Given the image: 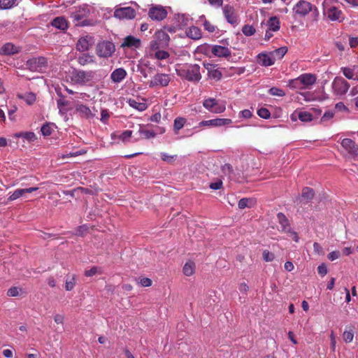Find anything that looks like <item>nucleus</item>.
I'll return each mask as SVG.
<instances>
[{
	"instance_id": "63",
	"label": "nucleus",
	"mask_w": 358,
	"mask_h": 358,
	"mask_svg": "<svg viewBox=\"0 0 358 358\" xmlns=\"http://www.w3.org/2000/svg\"><path fill=\"white\" fill-rule=\"evenodd\" d=\"M101 121L103 123H106L107 120L109 117V113L107 110H102L101 113Z\"/></svg>"
},
{
	"instance_id": "61",
	"label": "nucleus",
	"mask_w": 358,
	"mask_h": 358,
	"mask_svg": "<svg viewBox=\"0 0 358 358\" xmlns=\"http://www.w3.org/2000/svg\"><path fill=\"white\" fill-rule=\"evenodd\" d=\"M317 271L320 275L324 276L327 273V268L322 264L317 267Z\"/></svg>"
},
{
	"instance_id": "20",
	"label": "nucleus",
	"mask_w": 358,
	"mask_h": 358,
	"mask_svg": "<svg viewBox=\"0 0 358 358\" xmlns=\"http://www.w3.org/2000/svg\"><path fill=\"white\" fill-rule=\"evenodd\" d=\"M257 62L263 66H270L275 62L270 52H262L257 55Z\"/></svg>"
},
{
	"instance_id": "14",
	"label": "nucleus",
	"mask_w": 358,
	"mask_h": 358,
	"mask_svg": "<svg viewBox=\"0 0 358 358\" xmlns=\"http://www.w3.org/2000/svg\"><path fill=\"white\" fill-rule=\"evenodd\" d=\"M224 15L229 23L235 25L238 24V17L235 14V10L230 5H225L223 8Z\"/></svg>"
},
{
	"instance_id": "55",
	"label": "nucleus",
	"mask_w": 358,
	"mask_h": 358,
	"mask_svg": "<svg viewBox=\"0 0 358 358\" xmlns=\"http://www.w3.org/2000/svg\"><path fill=\"white\" fill-rule=\"evenodd\" d=\"M343 340L346 343H350L352 341L354 338V333L352 331H345L343 334Z\"/></svg>"
},
{
	"instance_id": "48",
	"label": "nucleus",
	"mask_w": 358,
	"mask_h": 358,
	"mask_svg": "<svg viewBox=\"0 0 358 358\" xmlns=\"http://www.w3.org/2000/svg\"><path fill=\"white\" fill-rule=\"evenodd\" d=\"M96 273H101V268L97 266H93L90 269L85 271V275L87 277H92Z\"/></svg>"
},
{
	"instance_id": "2",
	"label": "nucleus",
	"mask_w": 358,
	"mask_h": 358,
	"mask_svg": "<svg viewBox=\"0 0 358 358\" xmlns=\"http://www.w3.org/2000/svg\"><path fill=\"white\" fill-rule=\"evenodd\" d=\"M176 71L178 76L191 82H199L201 79L198 64H185L177 69Z\"/></svg>"
},
{
	"instance_id": "50",
	"label": "nucleus",
	"mask_w": 358,
	"mask_h": 358,
	"mask_svg": "<svg viewBox=\"0 0 358 358\" xmlns=\"http://www.w3.org/2000/svg\"><path fill=\"white\" fill-rule=\"evenodd\" d=\"M41 133L44 136H49L52 134V124H45L41 129Z\"/></svg>"
},
{
	"instance_id": "56",
	"label": "nucleus",
	"mask_w": 358,
	"mask_h": 358,
	"mask_svg": "<svg viewBox=\"0 0 358 358\" xmlns=\"http://www.w3.org/2000/svg\"><path fill=\"white\" fill-rule=\"evenodd\" d=\"M20 289L18 287H12L8 289L7 292V295L9 296H17L19 295Z\"/></svg>"
},
{
	"instance_id": "47",
	"label": "nucleus",
	"mask_w": 358,
	"mask_h": 358,
	"mask_svg": "<svg viewBox=\"0 0 358 358\" xmlns=\"http://www.w3.org/2000/svg\"><path fill=\"white\" fill-rule=\"evenodd\" d=\"M75 281H76L75 275H73L70 278H67L66 280L65 289L67 291L72 290L73 289L74 286H75Z\"/></svg>"
},
{
	"instance_id": "29",
	"label": "nucleus",
	"mask_w": 358,
	"mask_h": 358,
	"mask_svg": "<svg viewBox=\"0 0 358 358\" xmlns=\"http://www.w3.org/2000/svg\"><path fill=\"white\" fill-rule=\"evenodd\" d=\"M138 133L141 138L150 139L156 136V133L150 129H148L145 126H140Z\"/></svg>"
},
{
	"instance_id": "3",
	"label": "nucleus",
	"mask_w": 358,
	"mask_h": 358,
	"mask_svg": "<svg viewBox=\"0 0 358 358\" xmlns=\"http://www.w3.org/2000/svg\"><path fill=\"white\" fill-rule=\"evenodd\" d=\"M322 12L324 17L328 20L342 22L344 20L342 10L334 6H329L327 0L322 3Z\"/></svg>"
},
{
	"instance_id": "41",
	"label": "nucleus",
	"mask_w": 358,
	"mask_h": 358,
	"mask_svg": "<svg viewBox=\"0 0 358 358\" xmlns=\"http://www.w3.org/2000/svg\"><path fill=\"white\" fill-rule=\"evenodd\" d=\"M186 119L184 117H176L173 123V129L176 133H178L185 125Z\"/></svg>"
},
{
	"instance_id": "8",
	"label": "nucleus",
	"mask_w": 358,
	"mask_h": 358,
	"mask_svg": "<svg viewBox=\"0 0 358 358\" xmlns=\"http://www.w3.org/2000/svg\"><path fill=\"white\" fill-rule=\"evenodd\" d=\"M171 78L170 75L166 73H157L153 78L149 81V87H166L169 85Z\"/></svg>"
},
{
	"instance_id": "7",
	"label": "nucleus",
	"mask_w": 358,
	"mask_h": 358,
	"mask_svg": "<svg viewBox=\"0 0 358 358\" xmlns=\"http://www.w3.org/2000/svg\"><path fill=\"white\" fill-rule=\"evenodd\" d=\"M170 40L169 34L164 30L156 31L154 36V40L150 42V48L152 50H157L159 48H164L168 45Z\"/></svg>"
},
{
	"instance_id": "11",
	"label": "nucleus",
	"mask_w": 358,
	"mask_h": 358,
	"mask_svg": "<svg viewBox=\"0 0 358 358\" xmlns=\"http://www.w3.org/2000/svg\"><path fill=\"white\" fill-rule=\"evenodd\" d=\"M232 122L229 118H215L208 120H203L199 123V127H220L228 125Z\"/></svg>"
},
{
	"instance_id": "64",
	"label": "nucleus",
	"mask_w": 358,
	"mask_h": 358,
	"mask_svg": "<svg viewBox=\"0 0 358 358\" xmlns=\"http://www.w3.org/2000/svg\"><path fill=\"white\" fill-rule=\"evenodd\" d=\"M140 283L143 287H150L152 285V280L148 278H143L141 279Z\"/></svg>"
},
{
	"instance_id": "58",
	"label": "nucleus",
	"mask_w": 358,
	"mask_h": 358,
	"mask_svg": "<svg viewBox=\"0 0 358 358\" xmlns=\"http://www.w3.org/2000/svg\"><path fill=\"white\" fill-rule=\"evenodd\" d=\"M341 257V252L339 251H333L330 252L327 257L330 261H334L338 259Z\"/></svg>"
},
{
	"instance_id": "26",
	"label": "nucleus",
	"mask_w": 358,
	"mask_h": 358,
	"mask_svg": "<svg viewBox=\"0 0 358 358\" xmlns=\"http://www.w3.org/2000/svg\"><path fill=\"white\" fill-rule=\"evenodd\" d=\"M91 41L92 38L88 36L80 38L76 44L77 50L80 52H85L92 45Z\"/></svg>"
},
{
	"instance_id": "59",
	"label": "nucleus",
	"mask_w": 358,
	"mask_h": 358,
	"mask_svg": "<svg viewBox=\"0 0 358 358\" xmlns=\"http://www.w3.org/2000/svg\"><path fill=\"white\" fill-rule=\"evenodd\" d=\"M252 112L248 109L241 110L239 113L240 117H243L245 119L250 118L252 117Z\"/></svg>"
},
{
	"instance_id": "53",
	"label": "nucleus",
	"mask_w": 358,
	"mask_h": 358,
	"mask_svg": "<svg viewBox=\"0 0 358 358\" xmlns=\"http://www.w3.org/2000/svg\"><path fill=\"white\" fill-rule=\"evenodd\" d=\"M257 115L264 119H268L271 116V113L266 108H261L257 110Z\"/></svg>"
},
{
	"instance_id": "39",
	"label": "nucleus",
	"mask_w": 358,
	"mask_h": 358,
	"mask_svg": "<svg viewBox=\"0 0 358 358\" xmlns=\"http://www.w3.org/2000/svg\"><path fill=\"white\" fill-rule=\"evenodd\" d=\"M255 201L252 199L243 198L238 201V206L239 208L244 209L252 207Z\"/></svg>"
},
{
	"instance_id": "60",
	"label": "nucleus",
	"mask_w": 358,
	"mask_h": 358,
	"mask_svg": "<svg viewBox=\"0 0 358 358\" xmlns=\"http://www.w3.org/2000/svg\"><path fill=\"white\" fill-rule=\"evenodd\" d=\"M334 113L331 111L326 112L321 117V122H324L333 118Z\"/></svg>"
},
{
	"instance_id": "17",
	"label": "nucleus",
	"mask_w": 358,
	"mask_h": 358,
	"mask_svg": "<svg viewBox=\"0 0 358 358\" xmlns=\"http://www.w3.org/2000/svg\"><path fill=\"white\" fill-rule=\"evenodd\" d=\"M292 121L299 119L303 122H308L313 120V115L307 111H294L290 116Z\"/></svg>"
},
{
	"instance_id": "28",
	"label": "nucleus",
	"mask_w": 358,
	"mask_h": 358,
	"mask_svg": "<svg viewBox=\"0 0 358 358\" xmlns=\"http://www.w3.org/2000/svg\"><path fill=\"white\" fill-rule=\"evenodd\" d=\"M187 36L193 39L198 40L200 39L202 36V33L201 29L195 26L190 27L188 30L186 31Z\"/></svg>"
},
{
	"instance_id": "22",
	"label": "nucleus",
	"mask_w": 358,
	"mask_h": 358,
	"mask_svg": "<svg viewBox=\"0 0 358 358\" xmlns=\"http://www.w3.org/2000/svg\"><path fill=\"white\" fill-rule=\"evenodd\" d=\"M127 76V71L123 68H118L114 70L110 74V79L113 83L122 82Z\"/></svg>"
},
{
	"instance_id": "4",
	"label": "nucleus",
	"mask_w": 358,
	"mask_h": 358,
	"mask_svg": "<svg viewBox=\"0 0 358 358\" xmlns=\"http://www.w3.org/2000/svg\"><path fill=\"white\" fill-rule=\"evenodd\" d=\"M350 87V85L348 82L340 76H336L331 83V88L334 94L340 98L346 94Z\"/></svg>"
},
{
	"instance_id": "9",
	"label": "nucleus",
	"mask_w": 358,
	"mask_h": 358,
	"mask_svg": "<svg viewBox=\"0 0 358 358\" xmlns=\"http://www.w3.org/2000/svg\"><path fill=\"white\" fill-rule=\"evenodd\" d=\"M148 15L153 20L161 21L166 17L167 11L162 6L155 5L150 8Z\"/></svg>"
},
{
	"instance_id": "42",
	"label": "nucleus",
	"mask_w": 358,
	"mask_h": 358,
	"mask_svg": "<svg viewBox=\"0 0 358 358\" xmlns=\"http://www.w3.org/2000/svg\"><path fill=\"white\" fill-rule=\"evenodd\" d=\"M299 76L296 78L289 80L288 87L291 89L304 90L300 82Z\"/></svg>"
},
{
	"instance_id": "5",
	"label": "nucleus",
	"mask_w": 358,
	"mask_h": 358,
	"mask_svg": "<svg viewBox=\"0 0 358 358\" xmlns=\"http://www.w3.org/2000/svg\"><path fill=\"white\" fill-rule=\"evenodd\" d=\"M203 106L213 113H222L226 110V103L224 101L214 98L205 99L203 101Z\"/></svg>"
},
{
	"instance_id": "49",
	"label": "nucleus",
	"mask_w": 358,
	"mask_h": 358,
	"mask_svg": "<svg viewBox=\"0 0 358 358\" xmlns=\"http://www.w3.org/2000/svg\"><path fill=\"white\" fill-rule=\"evenodd\" d=\"M242 31L244 35L250 36L255 33V29L252 26L247 24L243 27Z\"/></svg>"
},
{
	"instance_id": "52",
	"label": "nucleus",
	"mask_w": 358,
	"mask_h": 358,
	"mask_svg": "<svg viewBox=\"0 0 358 358\" xmlns=\"http://www.w3.org/2000/svg\"><path fill=\"white\" fill-rule=\"evenodd\" d=\"M262 257L265 262H270L274 259L275 255L273 252H271L268 250H265L263 251Z\"/></svg>"
},
{
	"instance_id": "19",
	"label": "nucleus",
	"mask_w": 358,
	"mask_h": 358,
	"mask_svg": "<svg viewBox=\"0 0 358 358\" xmlns=\"http://www.w3.org/2000/svg\"><path fill=\"white\" fill-rule=\"evenodd\" d=\"M211 52L219 57H229L231 55L228 48L217 45L211 47Z\"/></svg>"
},
{
	"instance_id": "31",
	"label": "nucleus",
	"mask_w": 358,
	"mask_h": 358,
	"mask_svg": "<svg viewBox=\"0 0 358 358\" xmlns=\"http://www.w3.org/2000/svg\"><path fill=\"white\" fill-rule=\"evenodd\" d=\"M196 264L193 261L189 260L187 261L182 268V271L184 275L186 276H191L195 272Z\"/></svg>"
},
{
	"instance_id": "46",
	"label": "nucleus",
	"mask_w": 358,
	"mask_h": 358,
	"mask_svg": "<svg viewBox=\"0 0 358 358\" xmlns=\"http://www.w3.org/2000/svg\"><path fill=\"white\" fill-rule=\"evenodd\" d=\"M161 158L163 161L169 164H172L177 159V155H169L166 152H162Z\"/></svg>"
},
{
	"instance_id": "27",
	"label": "nucleus",
	"mask_w": 358,
	"mask_h": 358,
	"mask_svg": "<svg viewBox=\"0 0 358 358\" xmlns=\"http://www.w3.org/2000/svg\"><path fill=\"white\" fill-rule=\"evenodd\" d=\"M51 24L52 27L60 30H65L68 28L67 21L64 17H55L51 22Z\"/></svg>"
},
{
	"instance_id": "62",
	"label": "nucleus",
	"mask_w": 358,
	"mask_h": 358,
	"mask_svg": "<svg viewBox=\"0 0 358 358\" xmlns=\"http://www.w3.org/2000/svg\"><path fill=\"white\" fill-rule=\"evenodd\" d=\"M222 186V182L221 180H217L215 182H211L210 184V187L215 190L221 189Z\"/></svg>"
},
{
	"instance_id": "25",
	"label": "nucleus",
	"mask_w": 358,
	"mask_h": 358,
	"mask_svg": "<svg viewBox=\"0 0 358 358\" xmlns=\"http://www.w3.org/2000/svg\"><path fill=\"white\" fill-rule=\"evenodd\" d=\"M141 45V40L132 36H128L122 43V47L138 48Z\"/></svg>"
},
{
	"instance_id": "35",
	"label": "nucleus",
	"mask_w": 358,
	"mask_h": 358,
	"mask_svg": "<svg viewBox=\"0 0 358 358\" xmlns=\"http://www.w3.org/2000/svg\"><path fill=\"white\" fill-rule=\"evenodd\" d=\"M314 194L315 193L312 188L306 187L302 189L301 199L306 202H308L313 198Z\"/></svg>"
},
{
	"instance_id": "37",
	"label": "nucleus",
	"mask_w": 358,
	"mask_h": 358,
	"mask_svg": "<svg viewBox=\"0 0 358 358\" xmlns=\"http://www.w3.org/2000/svg\"><path fill=\"white\" fill-rule=\"evenodd\" d=\"M131 135H132V131L126 130L118 136L116 135L115 134H113L111 136H112V138H113V139H115L117 137V138L121 140L122 142L127 143V142H129V139L131 137Z\"/></svg>"
},
{
	"instance_id": "32",
	"label": "nucleus",
	"mask_w": 358,
	"mask_h": 358,
	"mask_svg": "<svg viewBox=\"0 0 358 358\" xmlns=\"http://www.w3.org/2000/svg\"><path fill=\"white\" fill-rule=\"evenodd\" d=\"M266 25L270 31H277L280 29V20L275 17H271L268 19Z\"/></svg>"
},
{
	"instance_id": "10",
	"label": "nucleus",
	"mask_w": 358,
	"mask_h": 358,
	"mask_svg": "<svg viewBox=\"0 0 358 358\" xmlns=\"http://www.w3.org/2000/svg\"><path fill=\"white\" fill-rule=\"evenodd\" d=\"M314 6L308 1L301 0L294 7V12L300 16H305L313 10ZM315 10H317L315 7Z\"/></svg>"
},
{
	"instance_id": "33",
	"label": "nucleus",
	"mask_w": 358,
	"mask_h": 358,
	"mask_svg": "<svg viewBox=\"0 0 358 358\" xmlns=\"http://www.w3.org/2000/svg\"><path fill=\"white\" fill-rule=\"evenodd\" d=\"M287 52V48L285 46L280 47L278 49H275L273 51L270 52L272 57L273 58L274 62H275L276 59H282L284 55Z\"/></svg>"
},
{
	"instance_id": "16",
	"label": "nucleus",
	"mask_w": 358,
	"mask_h": 358,
	"mask_svg": "<svg viewBox=\"0 0 358 358\" xmlns=\"http://www.w3.org/2000/svg\"><path fill=\"white\" fill-rule=\"evenodd\" d=\"M300 82L304 90L309 89L316 82V76L311 73H303L299 76Z\"/></svg>"
},
{
	"instance_id": "38",
	"label": "nucleus",
	"mask_w": 358,
	"mask_h": 358,
	"mask_svg": "<svg viewBox=\"0 0 358 358\" xmlns=\"http://www.w3.org/2000/svg\"><path fill=\"white\" fill-rule=\"evenodd\" d=\"M128 103L131 107H132L139 111H143L147 108L146 103H143V102H138L136 99H129Z\"/></svg>"
},
{
	"instance_id": "36",
	"label": "nucleus",
	"mask_w": 358,
	"mask_h": 358,
	"mask_svg": "<svg viewBox=\"0 0 358 358\" xmlns=\"http://www.w3.org/2000/svg\"><path fill=\"white\" fill-rule=\"evenodd\" d=\"M78 62L81 66H85L88 64L94 63V57L88 54H83L78 57Z\"/></svg>"
},
{
	"instance_id": "6",
	"label": "nucleus",
	"mask_w": 358,
	"mask_h": 358,
	"mask_svg": "<svg viewBox=\"0 0 358 358\" xmlns=\"http://www.w3.org/2000/svg\"><path fill=\"white\" fill-rule=\"evenodd\" d=\"M115 51V45L108 41H103L97 43L96 47V55L101 58H108Z\"/></svg>"
},
{
	"instance_id": "30",
	"label": "nucleus",
	"mask_w": 358,
	"mask_h": 358,
	"mask_svg": "<svg viewBox=\"0 0 358 358\" xmlns=\"http://www.w3.org/2000/svg\"><path fill=\"white\" fill-rule=\"evenodd\" d=\"M343 74L345 78H347L349 80H358V75L357 73H355V67L354 68H349V67H342L341 69Z\"/></svg>"
},
{
	"instance_id": "43",
	"label": "nucleus",
	"mask_w": 358,
	"mask_h": 358,
	"mask_svg": "<svg viewBox=\"0 0 358 358\" xmlns=\"http://www.w3.org/2000/svg\"><path fill=\"white\" fill-rule=\"evenodd\" d=\"M17 137H22L24 139L27 140L29 142L34 141L36 139V135L34 132H24V133H20L17 134L15 135Z\"/></svg>"
},
{
	"instance_id": "34",
	"label": "nucleus",
	"mask_w": 358,
	"mask_h": 358,
	"mask_svg": "<svg viewBox=\"0 0 358 358\" xmlns=\"http://www.w3.org/2000/svg\"><path fill=\"white\" fill-rule=\"evenodd\" d=\"M199 21L208 32L213 33L215 31L216 27L208 21L204 15L200 16Z\"/></svg>"
},
{
	"instance_id": "24",
	"label": "nucleus",
	"mask_w": 358,
	"mask_h": 358,
	"mask_svg": "<svg viewBox=\"0 0 358 358\" xmlns=\"http://www.w3.org/2000/svg\"><path fill=\"white\" fill-rule=\"evenodd\" d=\"M76 111L78 113L79 115L83 117L89 119L94 117V115L92 113L90 108L83 103L76 105Z\"/></svg>"
},
{
	"instance_id": "54",
	"label": "nucleus",
	"mask_w": 358,
	"mask_h": 358,
	"mask_svg": "<svg viewBox=\"0 0 358 358\" xmlns=\"http://www.w3.org/2000/svg\"><path fill=\"white\" fill-rule=\"evenodd\" d=\"M169 57V54L168 52L164 50H157L155 53V57L157 59H165Z\"/></svg>"
},
{
	"instance_id": "51",
	"label": "nucleus",
	"mask_w": 358,
	"mask_h": 358,
	"mask_svg": "<svg viewBox=\"0 0 358 358\" xmlns=\"http://www.w3.org/2000/svg\"><path fill=\"white\" fill-rule=\"evenodd\" d=\"M15 0H0V8L7 9L11 8L15 4Z\"/></svg>"
},
{
	"instance_id": "12",
	"label": "nucleus",
	"mask_w": 358,
	"mask_h": 358,
	"mask_svg": "<svg viewBox=\"0 0 358 358\" xmlns=\"http://www.w3.org/2000/svg\"><path fill=\"white\" fill-rule=\"evenodd\" d=\"M114 16L118 19H133L136 16V12L131 7L117 8L114 12Z\"/></svg>"
},
{
	"instance_id": "40",
	"label": "nucleus",
	"mask_w": 358,
	"mask_h": 358,
	"mask_svg": "<svg viewBox=\"0 0 358 358\" xmlns=\"http://www.w3.org/2000/svg\"><path fill=\"white\" fill-rule=\"evenodd\" d=\"M27 64L30 66H31L33 64H38L37 66L38 67H43V66H45L46 64H47V60L45 57H38V58H33L31 59H29L28 62H27Z\"/></svg>"
},
{
	"instance_id": "1",
	"label": "nucleus",
	"mask_w": 358,
	"mask_h": 358,
	"mask_svg": "<svg viewBox=\"0 0 358 358\" xmlns=\"http://www.w3.org/2000/svg\"><path fill=\"white\" fill-rule=\"evenodd\" d=\"M96 77V71L73 69L70 73L71 83L81 86L90 85Z\"/></svg>"
},
{
	"instance_id": "57",
	"label": "nucleus",
	"mask_w": 358,
	"mask_h": 358,
	"mask_svg": "<svg viewBox=\"0 0 358 358\" xmlns=\"http://www.w3.org/2000/svg\"><path fill=\"white\" fill-rule=\"evenodd\" d=\"M209 76L213 78L219 80L222 77V73L219 70L214 69L209 71Z\"/></svg>"
},
{
	"instance_id": "23",
	"label": "nucleus",
	"mask_w": 358,
	"mask_h": 358,
	"mask_svg": "<svg viewBox=\"0 0 358 358\" xmlns=\"http://www.w3.org/2000/svg\"><path fill=\"white\" fill-rule=\"evenodd\" d=\"M89 13L88 10L83 9L76 11L75 13H73L71 15V17L73 19L75 22H76V25H81V26H85L86 24L85 23V21H83L80 22L81 20H83L84 17H85Z\"/></svg>"
},
{
	"instance_id": "21",
	"label": "nucleus",
	"mask_w": 358,
	"mask_h": 358,
	"mask_svg": "<svg viewBox=\"0 0 358 358\" xmlns=\"http://www.w3.org/2000/svg\"><path fill=\"white\" fill-rule=\"evenodd\" d=\"M277 219L281 228L279 229L280 231L285 233L291 232V227L289 220L282 213H278L277 214Z\"/></svg>"
},
{
	"instance_id": "13",
	"label": "nucleus",
	"mask_w": 358,
	"mask_h": 358,
	"mask_svg": "<svg viewBox=\"0 0 358 358\" xmlns=\"http://www.w3.org/2000/svg\"><path fill=\"white\" fill-rule=\"evenodd\" d=\"M341 144L343 149L353 157H358V145L350 138H343Z\"/></svg>"
},
{
	"instance_id": "18",
	"label": "nucleus",
	"mask_w": 358,
	"mask_h": 358,
	"mask_svg": "<svg viewBox=\"0 0 358 358\" xmlns=\"http://www.w3.org/2000/svg\"><path fill=\"white\" fill-rule=\"evenodd\" d=\"M21 48L12 43H5L0 49V54L2 55H12L20 52Z\"/></svg>"
},
{
	"instance_id": "44",
	"label": "nucleus",
	"mask_w": 358,
	"mask_h": 358,
	"mask_svg": "<svg viewBox=\"0 0 358 358\" xmlns=\"http://www.w3.org/2000/svg\"><path fill=\"white\" fill-rule=\"evenodd\" d=\"M300 94L303 97V100L307 102L317 100V98L315 94L310 92H301Z\"/></svg>"
},
{
	"instance_id": "15",
	"label": "nucleus",
	"mask_w": 358,
	"mask_h": 358,
	"mask_svg": "<svg viewBox=\"0 0 358 358\" xmlns=\"http://www.w3.org/2000/svg\"><path fill=\"white\" fill-rule=\"evenodd\" d=\"M38 188L37 187H31L24 188V189H17L13 192L9 193V196L8 198V200L9 201H15V200L17 199L18 198L24 196L25 194L31 193L33 192L38 190Z\"/></svg>"
},
{
	"instance_id": "45",
	"label": "nucleus",
	"mask_w": 358,
	"mask_h": 358,
	"mask_svg": "<svg viewBox=\"0 0 358 358\" xmlns=\"http://www.w3.org/2000/svg\"><path fill=\"white\" fill-rule=\"evenodd\" d=\"M268 93H269V94H271L272 96H285V92H284V90H282L280 88L275 87L270 88L268 90Z\"/></svg>"
}]
</instances>
